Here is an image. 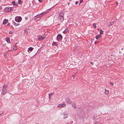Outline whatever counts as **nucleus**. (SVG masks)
I'll list each match as a JSON object with an SVG mask.
<instances>
[{
    "label": "nucleus",
    "mask_w": 124,
    "mask_h": 124,
    "mask_svg": "<svg viewBox=\"0 0 124 124\" xmlns=\"http://www.w3.org/2000/svg\"><path fill=\"white\" fill-rule=\"evenodd\" d=\"M45 14V12H43L41 13L39 15H37L35 16V19L36 21H38L40 19V18L43 15H44Z\"/></svg>",
    "instance_id": "1"
},
{
    "label": "nucleus",
    "mask_w": 124,
    "mask_h": 124,
    "mask_svg": "<svg viewBox=\"0 0 124 124\" xmlns=\"http://www.w3.org/2000/svg\"><path fill=\"white\" fill-rule=\"evenodd\" d=\"M13 10L12 7H6L4 10V11L6 12H10Z\"/></svg>",
    "instance_id": "2"
},
{
    "label": "nucleus",
    "mask_w": 124,
    "mask_h": 124,
    "mask_svg": "<svg viewBox=\"0 0 124 124\" xmlns=\"http://www.w3.org/2000/svg\"><path fill=\"white\" fill-rule=\"evenodd\" d=\"M7 85H4L3 87L2 91L1 92V94L2 95H4L7 92V90L6 89Z\"/></svg>",
    "instance_id": "3"
},
{
    "label": "nucleus",
    "mask_w": 124,
    "mask_h": 124,
    "mask_svg": "<svg viewBox=\"0 0 124 124\" xmlns=\"http://www.w3.org/2000/svg\"><path fill=\"white\" fill-rule=\"evenodd\" d=\"M46 37V35L45 34H43L39 36L38 38V39L39 40H42L44 39Z\"/></svg>",
    "instance_id": "4"
},
{
    "label": "nucleus",
    "mask_w": 124,
    "mask_h": 124,
    "mask_svg": "<svg viewBox=\"0 0 124 124\" xmlns=\"http://www.w3.org/2000/svg\"><path fill=\"white\" fill-rule=\"evenodd\" d=\"M62 36L61 34H58L57 37V40L59 42L60 41L62 40Z\"/></svg>",
    "instance_id": "5"
},
{
    "label": "nucleus",
    "mask_w": 124,
    "mask_h": 124,
    "mask_svg": "<svg viewBox=\"0 0 124 124\" xmlns=\"http://www.w3.org/2000/svg\"><path fill=\"white\" fill-rule=\"evenodd\" d=\"M15 19L16 22H19L21 21L22 19L20 16H17L15 17Z\"/></svg>",
    "instance_id": "6"
},
{
    "label": "nucleus",
    "mask_w": 124,
    "mask_h": 124,
    "mask_svg": "<svg viewBox=\"0 0 124 124\" xmlns=\"http://www.w3.org/2000/svg\"><path fill=\"white\" fill-rule=\"evenodd\" d=\"M63 118L64 119H66L68 117V113L66 111L64 112L63 113Z\"/></svg>",
    "instance_id": "7"
},
{
    "label": "nucleus",
    "mask_w": 124,
    "mask_h": 124,
    "mask_svg": "<svg viewBox=\"0 0 124 124\" xmlns=\"http://www.w3.org/2000/svg\"><path fill=\"white\" fill-rule=\"evenodd\" d=\"M65 104L64 103H63L59 104L57 106V107L59 108H62L65 107Z\"/></svg>",
    "instance_id": "8"
},
{
    "label": "nucleus",
    "mask_w": 124,
    "mask_h": 124,
    "mask_svg": "<svg viewBox=\"0 0 124 124\" xmlns=\"http://www.w3.org/2000/svg\"><path fill=\"white\" fill-rule=\"evenodd\" d=\"M63 13H60L59 15V18L63 20L64 19V17H63Z\"/></svg>",
    "instance_id": "9"
},
{
    "label": "nucleus",
    "mask_w": 124,
    "mask_h": 124,
    "mask_svg": "<svg viewBox=\"0 0 124 124\" xmlns=\"http://www.w3.org/2000/svg\"><path fill=\"white\" fill-rule=\"evenodd\" d=\"M66 102L69 104L71 103V102L69 98L68 97H67L66 99Z\"/></svg>",
    "instance_id": "10"
},
{
    "label": "nucleus",
    "mask_w": 124,
    "mask_h": 124,
    "mask_svg": "<svg viewBox=\"0 0 124 124\" xmlns=\"http://www.w3.org/2000/svg\"><path fill=\"white\" fill-rule=\"evenodd\" d=\"M102 36L100 34H99L97 35L96 37V39H100L101 37Z\"/></svg>",
    "instance_id": "11"
},
{
    "label": "nucleus",
    "mask_w": 124,
    "mask_h": 124,
    "mask_svg": "<svg viewBox=\"0 0 124 124\" xmlns=\"http://www.w3.org/2000/svg\"><path fill=\"white\" fill-rule=\"evenodd\" d=\"M8 21L7 19H5L3 21V24L4 25L6 24L8 22Z\"/></svg>",
    "instance_id": "12"
},
{
    "label": "nucleus",
    "mask_w": 124,
    "mask_h": 124,
    "mask_svg": "<svg viewBox=\"0 0 124 124\" xmlns=\"http://www.w3.org/2000/svg\"><path fill=\"white\" fill-rule=\"evenodd\" d=\"M113 22H112L110 23H108L107 24L108 26H111L113 23Z\"/></svg>",
    "instance_id": "13"
},
{
    "label": "nucleus",
    "mask_w": 124,
    "mask_h": 124,
    "mask_svg": "<svg viewBox=\"0 0 124 124\" xmlns=\"http://www.w3.org/2000/svg\"><path fill=\"white\" fill-rule=\"evenodd\" d=\"M105 93L107 95H108L109 93L108 91V90H107L106 89H105Z\"/></svg>",
    "instance_id": "14"
},
{
    "label": "nucleus",
    "mask_w": 124,
    "mask_h": 124,
    "mask_svg": "<svg viewBox=\"0 0 124 124\" xmlns=\"http://www.w3.org/2000/svg\"><path fill=\"white\" fill-rule=\"evenodd\" d=\"M68 31V30L67 29H66L63 32L64 33H66Z\"/></svg>",
    "instance_id": "15"
},
{
    "label": "nucleus",
    "mask_w": 124,
    "mask_h": 124,
    "mask_svg": "<svg viewBox=\"0 0 124 124\" xmlns=\"http://www.w3.org/2000/svg\"><path fill=\"white\" fill-rule=\"evenodd\" d=\"M52 45L53 46H57V44L55 42L53 41L52 44Z\"/></svg>",
    "instance_id": "16"
},
{
    "label": "nucleus",
    "mask_w": 124,
    "mask_h": 124,
    "mask_svg": "<svg viewBox=\"0 0 124 124\" xmlns=\"http://www.w3.org/2000/svg\"><path fill=\"white\" fill-rule=\"evenodd\" d=\"M33 49V48L32 47H30L28 48V51H31Z\"/></svg>",
    "instance_id": "17"
},
{
    "label": "nucleus",
    "mask_w": 124,
    "mask_h": 124,
    "mask_svg": "<svg viewBox=\"0 0 124 124\" xmlns=\"http://www.w3.org/2000/svg\"><path fill=\"white\" fill-rule=\"evenodd\" d=\"M100 34H103V31L101 29L100 31Z\"/></svg>",
    "instance_id": "18"
},
{
    "label": "nucleus",
    "mask_w": 124,
    "mask_h": 124,
    "mask_svg": "<svg viewBox=\"0 0 124 124\" xmlns=\"http://www.w3.org/2000/svg\"><path fill=\"white\" fill-rule=\"evenodd\" d=\"M6 41L8 43H9L10 42V40L9 39H6Z\"/></svg>",
    "instance_id": "19"
},
{
    "label": "nucleus",
    "mask_w": 124,
    "mask_h": 124,
    "mask_svg": "<svg viewBox=\"0 0 124 124\" xmlns=\"http://www.w3.org/2000/svg\"><path fill=\"white\" fill-rule=\"evenodd\" d=\"M72 106L74 108H76V106L75 104H72Z\"/></svg>",
    "instance_id": "20"
},
{
    "label": "nucleus",
    "mask_w": 124,
    "mask_h": 124,
    "mask_svg": "<svg viewBox=\"0 0 124 124\" xmlns=\"http://www.w3.org/2000/svg\"><path fill=\"white\" fill-rule=\"evenodd\" d=\"M18 2L19 4H21L22 3V1L21 0H18Z\"/></svg>",
    "instance_id": "21"
},
{
    "label": "nucleus",
    "mask_w": 124,
    "mask_h": 124,
    "mask_svg": "<svg viewBox=\"0 0 124 124\" xmlns=\"http://www.w3.org/2000/svg\"><path fill=\"white\" fill-rule=\"evenodd\" d=\"M93 27L94 28H96V24L95 23H93Z\"/></svg>",
    "instance_id": "22"
},
{
    "label": "nucleus",
    "mask_w": 124,
    "mask_h": 124,
    "mask_svg": "<svg viewBox=\"0 0 124 124\" xmlns=\"http://www.w3.org/2000/svg\"><path fill=\"white\" fill-rule=\"evenodd\" d=\"M12 4L14 5H16L15 4V2L14 1H13L12 2Z\"/></svg>",
    "instance_id": "23"
},
{
    "label": "nucleus",
    "mask_w": 124,
    "mask_h": 124,
    "mask_svg": "<svg viewBox=\"0 0 124 124\" xmlns=\"http://www.w3.org/2000/svg\"><path fill=\"white\" fill-rule=\"evenodd\" d=\"M13 50H16V46H13Z\"/></svg>",
    "instance_id": "24"
},
{
    "label": "nucleus",
    "mask_w": 124,
    "mask_h": 124,
    "mask_svg": "<svg viewBox=\"0 0 124 124\" xmlns=\"http://www.w3.org/2000/svg\"><path fill=\"white\" fill-rule=\"evenodd\" d=\"M83 0H80V3H79V5L82 2V1H83Z\"/></svg>",
    "instance_id": "25"
},
{
    "label": "nucleus",
    "mask_w": 124,
    "mask_h": 124,
    "mask_svg": "<svg viewBox=\"0 0 124 124\" xmlns=\"http://www.w3.org/2000/svg\"><path fill=\"white\" fill-rule=\"evenodd\" d=\"M98 42V41H95V42L94 43L95 44H97Z\"/></svg>",
    "instance_id": "26"
},
{
    "label": "nucleus",
    "mask_w": 124,
    "mask_h": 124,
    "mask_svg": "<svg viewBox=\"0 0 124 124\" xmlns=\"http://www.w3.org/2000/svg\"><path fill=\"white\" fill-rule=\"evenodd\" d=\"M109 84L111 85H113V84L112 82H110Z\"/></svg>",
    "instance_id": "27"
},
{
    "label": "nucleus",
    "mask_w": 124,
    "mask_h": 124,
    "mask_svg": "<svg viewBox=\"0 0 124 124\" xmlns=\"http://www.w3.org/2000/svg\"><path fill=\"white\" fill-rule=\"evenodd\" d=\"M10 51V50H8V51H7L6 52V53L4 55V56H5H5L6 55V54H7V53H8V51Z\"/></svg>",
    "instance_id": "28"
},
{
    "label": "nucleus",
    "mask_w": 124,
    "mask_h": 124,
    "mask_svg": "<svg viewBox=\"0 0 124 124\" xmlns=\"http://www.w3.org/2000/svg\"><path fill=\"white\" fill-rule=\"evenodd\" d=\"M12 32L11 31H10L9 32V34H12Z\"/></svg>",
    "instance_id": "29"
},
{
    "label": "nucleus",
    "mask_w": 124,
    "mask_h": 124,
    "mask_svg": "<svg viewBox=\"0 0 124 124\" xmlns=\"http://www.w3.org/2000/svg\"><path fill=\"white\" fill-rule=\"evenodd\" d=\"M53 94V93H51L49 94V95L50 96H52Z\"/></svg>",
    "instance_id": "30"
},
{
    "label": "nucleus",
    "mask_w": 124,
    "mask_h": 124,
    "mask_svg": "<svg viewBox=\"0 0 124 124\" xmlns=\"http://www.w3.org/2000/svg\"><path fill=\"white\" fill-rule=\"evenodd\" d=\"M13 24L14 25H16V23H15V22H13Z\"/></svg>",
    "instance_id": "31"
},
{
    "label": "nucleus",
    "mask_w": 124,
    "mask_h": 124,
    "mask_svg": "<svg viewBox=\"0 0 124 124\" xmlns=\"http://www.w3.org/2000/svg\"><path fill=\"white\" fill-rule=\"evenodd\" d=\"M42 0H38L40 2H41L42 1Z\"/></svg>",
    "instance_id": "32"
},
{
    "label": "nucleus",
    "mask_w": 124,
    "mask_h": 124,
    "mask_svg": "<svg viewBox=\"0 0 124 124\" xmlns=\"http://www.w3.org/2000/svg\"><path fill=\"white\" fill-rule=\"evenodd\" d=\"M75 76L74 75H72V77L73 78V79L74 78V77H75Z\"/></svg>",
    "instance_id": "33"
},
{
    "label": "nucleus",
    "mask_w": 124,
    "mask_h": 124,
    "mask_svg": "<svg viewBox=\"0 0 124 124\" xmlns=\"http://www.w3.org/2000/svg\"><path fill=\"white\" fill-rule=\"evenodd\" d=\"M78 1H76L75 2V4L77 5L78 4Z\"/></svg>",
    "instance_id": "34"
},
{
    "label": "nucleus",
    "mask_w": 124,
    "mask_h": 124,
    "mask_svg": "<svg viewBox=\"0 0 124 124\" xmlns=\"http://www.w3.org/2000/svg\"><path fill=\"white\" fill-rule=\"evenodd\" d=\"M95 124H98V122H97L96 121V122H95Z\"/></svg>",
    "instance_id": "35"
},
{
    "label": "nucleus",
    "mask_w": 124,
    "mask_h": 124,
    "mask_svg": "<svg viewBox=\"0 0 124 124\" xmlns=\"http://www.w3.org/2000/svg\"><path fill=\"white\" fill-rule=\"evenodd\" d=\"M90 64H92V65H93V62H90Z\"/></svg>",
    "instance_id": "36"
},
{
    "label": "nucleus",
    "mask_w": 124,
    "mask_h": 124,
    "mask_svg": "<svg viewBox=\"0 0 124 124\" xmlns=\"http://www.w3.org/2000/svg\"><path fill=\"white\" fill-rule=\"evenodd\" d=\"M3 112L2 113H1V114H0V116L3 114Z\"/></svg>",
    "instance_id": "37"
},
{
    "label": "nucleus",
    "mask_w": 124,
    "mask_h": 124,
    "mask_svg": "<svg viewBox=\"0 0 124 124\" xmlns=\"http://www.w3.org/2000/svg\"><path fill=\"white\" fill-rule=\"evenodd\" d=\"M49 99H50V96L49 95Z\"/></svg>",
    "instance_id": "38"
},
{
    "label": "nucleus",
    "mask_w": 124,
    "mask_h": 124,
    "mask_svg": "<svg viewBox=\"0 0 124 124\" xmlns=\"http://www.w3.org/2000/svg\"><path fill=\"white\" fill-rule=\"evenodd\" d=\"M116 4H118V2H116Z\"/></svg>",
    "instance_id": "39"
},
{
    "label": "nucleus",
    "mask_w": 124,
    "mask_h": 124,
    "mask_svg": "<svg viewBox=\"0 0 124 124\" xmlns=\"http://www.w3.org/2000/svg\"><path fill=\"white\" fill-rule=\"evenodd\" d=\"M19 24H18L17 25V26H18V25H19Z\"/></svg>",
    "instance_id": "40"
},
{
    "label": "nucleus",
    "mask_w": 124,
    "mask_h": 124,
    "mask_svg": "<svg viewBox=\"0 0 124 124\" xmlns=\"http://www.w3.org/2000/svg\"><path fill=\"white\" fill-rule=\"evenodd\" d=\"M70 1L71 0H69Z\"/></svg>",
    "instance_id": "41"
},
{
    "label": "nucleus",
    "mask_w": 124,
    "mask_h": 124,
    "mask_svg": "<svg viewBox=\"0 0 124 124\" xmlns=\"http://www.w3.org/2000/svg\"><path fill=\"white\" fill-rule=\"evenodd\" d=\"M69 5V3H68V5Z\"/></svg>",
    "instance_id": "42"
},
{
    "label": "nucleus",
    "mask_w": 124,
    "mask_h": 124,
    "mask_svg": "<svg viewBox=\"0 0 124 124\" xmlns=\"http://www.w3.org/2000/svg\"><path fill=\"white\" fill-rule=\"evenodd\" d=\"M25 18V19H26V18Z\"/></svg>",
    "instance_id": "43"
}]
</instances>
